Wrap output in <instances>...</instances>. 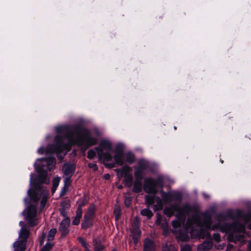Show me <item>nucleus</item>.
<instances>
[{"label": "nucleus", "instance_id": "25", "mask_svg": "<svg viewBox=\"0 0 251 251\" xmlns=\"http://www.w3.org/2000/svg\"><path fill=\"white\" fill-rule=\"evenodd\" d=\"M124 181L126 186L130 187L133 184V177L131 175H124Z\"/></svg>", "mask_w": 251, "mask_h": 251}, {"label": "nucleus", "instance_id": "24", "mask_svg": "<svg viewBox=\"0 0 251 251\" xmlns=\"http://www.w3.org/2000/svg\"><path fill=\"white\" fill-rule=\"evenodd\" d=\"M155 201L157 203L153 205L154 210L156 211L162 209L163 207V204L162 200H161L160 198L158 197L155 198Z\"/></svg>", "mask_w": 251, "mask_h": 251}, {"label": "nucleus", "instance_id": "52", "mask_svg": "<svg viewBox=\"0 0 251 251\" xmlns=\"http://www.w3.org/2000/svg\"><path fill=\"white\" fill-rule=\"evenodd\" d=\"M83 248H84V251H91V250H90V249L88 248V244L86 246L84 247Z\"/></svg>", "mask_w": 251, "mask_h": 251}, {"label": "nucleus", "instance_id": "31", "mask_svg": "<svg viewBox=\"0 0 251 251\" xmlns=\"http://www.w3.org/2000/svg\"><path fill=\"white\" fill-rule=\"evenodd\" d=\"M177 220L172 221V226L175 228L180 227L182 224H183L185 221H183L180 219L179 217H177Z\"/></svg>", "mask_w": 251, "mask_h": 251}, {"label": "nucleus", "instance_id": "21", "mask_svg": "<svg viewBox=\"0 0 251 251\" xmlns=\"http://www.w3.org/2000/svg\"><path fill=\"white\" fill-rule=\"evenodd\" d=\"M161 197L165 202H170L173 201V193L165 192L161 191Z\"/></svg>", "mask_w": 251, "mask_h": 251}, {"label": "nucleus", "instance_id": "34", "mask_svg": "<svg viewBox=\"0 0 251 251\" xmlns=\"http://www.w3.org/2000/svg\"><path fill=\"white\" fill-rule=\"evenodd\" d=\"M130 169H131V168L130 167H129L128 166H125L122 167L121 170L117 169V171H121L122 172V175H123L124 176V175H130L129 174H128V173L130 171Z\"/></svg>", "mask_w": 251, "mask_h": 251}, {"label": "nucleus", "instance_id": "27", "mask_svg": "<svg viewBox=\"0 0 251 251\" xmlns=\"http://www.w3.org/2000/svg\"><path fill=\"white\" fill-rule=\"evenodd\" d=\"M82 212L77 211H76V215L74 219L72 221V224L74 225H78L80 223V219L82 216Z\"/></svg>", "mask_w": 251, "mask_h": 251}, {"label": "nucleus", "instance_id": "51", "mask_svg": "<svg viewBox=\"0 0 251 251\" xmlns=\"http://www.w3.org/2000/svg\"><path fill=\"white\" fill-rule=\"evenodd\" d=\"M110 176L108 174H106L104 175V177L106 179H109L110 178Z\"/></svg>", "mask_w": 251, "mask_h": 251}, {"label": "nucleus", "instance_id": "3", "mask_svg": "<svg viewBox=\"0 0 251 251\" xmlns=\"http://www.w3.org/2000/svg\"><path fill=\"white\" fill-rule=\"evenodd\" d=\"M195 208L188 203H185L179 206L178 204H174L170 207H166L164 208V214L169 217H171L174 215L175 212H177L176 215V217H179L182 222L185 221L187 215L195 211Z\"/></svg>", "mask_w": 251, "mask_h": 251}, {"label": "nucleus", "instance_id": "40", "mask_svg": "<svg viewBox=\"0 0 251 251\" xmlns=\"http://www.w3.org/2000/svg\"><path fill=\"white\" fill-rule=\"evenodd\" d=\"M208 231L206 228H201L200 231L198 232V235L200 238L202 239L204 238L206 236V232Z\"/></svg>", "mask_w": 251, "mask_h": 251}, {"label": "nucleus", "instance_id": "13", "mask_svg": "<svg viewBox=\"0 0 251 251\" xmlns=\"http://www.w3.org/2000/svg\"><path fill=\"white\" fill-rule=\"evenodd\" d=\"M70 224V219L69 217H66L61 222L58 229L62 236H65L69 233Z\"/></svg>", "mask_w": 251, "mask_h": 251}, {"label": "nucleus", "instance_id": "1", "mask_svg": "<svg viewBox=\"0 0 251 251\" xmlns=\"http://www.w3.org/2000/svg\"><path fill=\"white\" fill-rule=\"evenodd\" d=\"M216 220L217 223L212 225V214L209 212H204L200 216L194 215L187 219L185 228L187 231L190 230L192 234L194 232V225L200 227H204L208 231L218 229L228 234L227 239L229 242H235V223H226V216L222 213L217 215Z\"/></svg>", "mask_w": 251, "mask_h": 251}, {"label": "nucleus", "instance_id": "38", "mask_svg": "<svg viewBox=\"0 0 251 251\" xmlns=\"http://www.w3.org/2000/svg\"><path fill=\"white\" fill-rule=\"evenodd\" d=\"M114 213L115 216L116 221L119 220L121 215V209L120 208V207L115 208L114 211Z\"/></svg>", "mask_w": 251, "mask_h": 251}, {"label": "nucleus", "instance_id": "54", "mask_svg": "<svg viewBox=\"0 0 251 251\" xmlns=\"http://www.w3.org/2000/svg\"><path fill=\"white\" fill-rule=\"evenodd\" d=\"M248 228L251 229V223L248 225Z\"/></svg>", "mask_w": 251, "mask_h": 251}, {"label": "nucleus", "instance_id": "10", "mask_svg": "<svg viewBox=\"0 0 251 251\" xmlns=\"http://www.w3.org/2000/svg\"><path fill=\"white\" fill-rule=\"evenodd\" d=\"M55 144L52 145L49 150L52 152L56 153L57 156L59 157V154L64 150H67L69 147V145L63 143L62 138L58 136H56L55 138Z\"/></svg>", "mask_w": 251, "mask_h": 251}, {"label": "nucleus", "instance_id": "16", "mask_svg": "<svg viewBox=\"0 0 251 251\" xmlns=\"http://www.w3.org/2000/svg\"><path fill=\"white\" fill-rule=\"evenodd\" d=\"M94 251H103L105 248L100 238H94L93 240Z\"/></svg>", "mask_w": 251, "mask_h": 251}, {"label": "nucleus", "instance_id": "55", "mask_svg": "<svg viewBox=\"0 0 251 251\" xmlns=\"http://www.w3.org/2000/svg\"><path fill=\"white\" fill-rule=\"evenodd\" d=\"M122 187H122V185H119V186H118V188H119V189H121V188H122Z\"/></svg>", "mask_w": 251, "mask_h": 251}, {"label": "nucleus", "instance_id": "18", "mask_svg": "<svg viewBox=\"0 0 251 251\" xmlns=\"http://www.w3.org/2000/svg\"><path fill=\"white\" fill-rule=\"evenodd\" d=\"M113 158L116 163L119 165L122 166L124 164V153L122 151H116Z\"/></svg>", "mask_w": 251, "mask_h": 251}, {"label": "nucleus", "instance_id": "32", "mask_svg": "<svg viewBox=\"0 0 251 251\" xmlns=\"http://www.w3.org/2000/svg\"><path fill=\"white\" fill-rule=\"evenodd\" d=\"M56 233V229L55 228L51 229L48 233V241H50L53 240L54 237Z\"/></svg>", "mask_w": 251, "mask_h": 251}, {"label": "nucleus", "instance_id": "9", "mask_svg": "<svg viewBox=\"0 0 251 251\" xmlns=\"http://www.w3.org/2000/svg\"><path fill=\"white\" fill-rule=\"evenodd\" d=\"M36 215L37 209L36 206L33 204H30L27 208L25 215V220L28 226L33 227L38 224Z\"/></svg>", "mask_w": 251, "mask_h": 251}, {"label": "nucleus", "instance_id": "43", "mask_svg": "<svg viewBox=\"0 0 251 251\" xmlns=\"http://www.w3.org/2000/svg\"><path fill=\"white\" fill-rule=\"evenodd\" d=\"M180 251H192V248L189 245H185L181 248Z\"/></svg>", "mask_w": 251, "mask_h": 251}, {"label": "nucleus", "instance_id": "33", "mask_svg": "<svg viewBox=\"0 0 251 251\" xmlns=\"http://www.w3.org/2000/svg\"><path fill=\"white\" fill-rule=\"evenodd\" d=\"M53 247V244L48 241L45 245L43 246L40 251H50Z\"/></svg>", "mask_w": 251, "mask_h": 251}, {"label": "nucleus", "instance_id": "53", "mask_svg": "<svg viewBox=\"0 0 251 251\" xmlns=\"http://www.w3.org/2000/svg\"><path fill=\"white\" fill-rule=\"evenodd\" d=\"M56 188H57V187H54V186H52V189H51L52 193H54V192L55 191Z\"/></svg>", "mask_w": 251, "mask_h": 251}, {"label": "nucleus", "instance_id": "29", "mask_svg": "<svg viewBox=\"0 0 251 251\" xmlns=\"http://www.w3.org/2000/svg\"><path fill=\"white\" fill-rule=\"evenodd\" d=\"M126 160L128 163L131 164L135 161V158L134 155L131 153L128 152L126 154Z\"/></svg>", "mask_w": 251, "mask_h": 251}, {"label": "nucleus", "instance_id": "50", "mask_svg": "<svg viewBox=\"0 0 251 251\" xmlns=\"http://www.w3.org/2000/svg\"><path fill=\"white\" fill-rule=\"evenodd\" d=\"M233 246L231 244H228L227 246L226 250L229 251L231 248H233Z\"/></svg>", "mask_w": 251, "mask_h": 251}, {"label": "nucleus", "instance_id": "47", "mask_svg": "<svg viewBox=\"0 0 251 251\" xmlns=\"http://www.w3.org/2000/svg\"><path fill=\"white\" fill-rule=\"evenodd\" d=\"M88 166L89 168L94 169V171H97L98 170L97 165L95 163H89L88 164Z\"/></svg>", "mask_w": 251, "mask_h": 251}, {"label": "nucleus", "instance_id": "35", "mask_svg": "<svg viewBox=\"0 0 251 251\" xmlns=\"http://www.w3.org/2000/svg\"><path fill=\"white\" fill-rule=\"evenodd\" d=\"M65 178L64 179V189H68L69 186L71 185L72 180L71 179V177L68 176H64Z\"/></svg>", "mask_w": 251, "mask_h": 251}, {"label": "nucleus", "instance_id": "23", "mask_svg": "<svg viewBox=\"0 0 251 251\" xmlns=\"http://www.w3.org/2000/svg\"><path fill=\"white\" fill-rule=\"evenodd\" d=\"M93 220L94 219H92L84 217V221L81 223L82 228L86 229L92 226L93 223Z\"/></svg>", "mask_w": 251, "mask_h": 251}, {"label": "nucleus", "instance_id": "37", "mask_svg": "<svg viewBox=\"0 0 251 251\" xmlns=\"http://www.w3.org/2000/svg\"><path fill=\"white\" fill-rule=\"evenodd\" d=\"M182 200V197L179 193H173V201H181Z\"/></svg>", "mask_w": 251, "mask_h": 251}, {"label": "nucleus", "instance_id": "7", "mask_svg": "<svg viewBox=\"0 0 251 251\" xmlns=\"http://www.w3.org/2000/svg\"><path fill=\"white\" fill-rule=\"evenodd\" d=\"M28 193L31 200L35 203L38 202L42 195L40 207V209L42 211L45 207L48 200L49 191L46 189L42 191L41 189L39 188L32 190L31 192H29V191Z\"/></svg>", "mask_w": 251, "mask_h": 251}, {"label": "nucleus", "instance_id": "19", "mask_svg": "<svg viewBox=\"0 0 251 251\" xmlns=\"http://www.w3.org/2000/svg\"><path fill=\"white\" fill-rule=\"evenodd\" d=\"M96 206L94 204H91L86 213L84 215V218H88L94 219L96 215Z\"/></svg>", "mask_w": 251, "mask_h": 251}, {"label": "nucleus", "instance_id": "49", "mask_svg": "<svg viewBox=\"0 0 251 251\" xmlns=\"http://www.w3.org/2000/svg\"><path fill=\"white\" fill-rule=\"evenodd\" d=\"M105 166L108 167V168H113L115 167V164L114 163H108V164H105Z\"/></svg>", "mask_w": 251, "mask_h": 251}, {"label": "nucleus", "instance_id": "57", "mask_svg": "<svg viewBox=\"0 0 251 251\" xmlns=\"http://www.w3.org/2000/svg\"><path fill=\"white\" fill-rule=\"evenodd\" d=\"M112 251H117V250H115V249H114V250H113Z\"/></svg>", "mask_w": 251, "mask_h": 251}, {"label": "nucleus", "instance_id": "12", "mask_svg": "<svg viewBox=\"0 0 251 251\" xmlns=\"http://www.w3.org/2000/svg\"><path fill=\"white\" fill-rule=\"evenodd\" d=\"M131 236L133 240V243L136 245L141 237V230L137 221H134L133 223Z\"/></svg>", "mask_w": 251, "mask_h": 251}, {"label": "nucleus", "instance_id": "44", "mask_svg": "<svg viewBox=\"0 0 251 251\" xmlns=\"http://www.w3.org/2000/svg\"><path fill=\"white\" fill-rule=\"evenodd\" d=\"M78 240L79 243L81 244V246L84 247L86 246L88 244L86 243L85 240L82 237H78Z\"/></svg>", "mask_w": 251, "mask_h": 251}, {"label": "nucleus", "instance_id": "22", "mask_svg": "<svg viewBox=\"0 0 251 251\" xmlns=\"http://www.w3.org/2000/svg\"><path fill=\"white\" fill-rule=\"evenodd\" d=\"M78 202V206L76 210L82 212V207L84 206L88 203V200L86 197L84 196L79 199Z\"/></svg>", "mask_w": 251, "mask_h": 251}, {"label": "nucleus", "instance_id": "26", "mask_svg": "<svg viewBox=\"0 0 251 251\" xmlns=\"http://www.w3.org/2000/svg\"><path fill=\"white\" fill-rule=\"evenodd\" d=\"M150 207H148V208L144 209L141 211V214L143 216H146L148 219L151 218L153 214L152 211L149 209Z\"/></svg>", "mask_w": 251, "mask_h": 251}, {"label": "nucleus", "instance_id": "14", "mask_svg": "<svg viewBox=\"0 0 251 251\" xmlns=\"http://www.w3.org/2000/svg\"><path fill=\"white\" fill-rule=\"evenodd\" d=\"M143 251H155L154 242L149 238H146L143 243Z\"/></svg>", "mask_w": 251, "mask_h": 251}, {"label": "nucleus", "instance_id": "5", "mask_svg": "<svg viewBox=\"0 0 251 251\" xmlns=\"http://www.w3.org/2000/svg\"><path fill=\"white\" fill-rule=\"evenodd\" d=\"M100 160L103 159V163L109 162L112 159V156L110 153L112 149V145L110 142L106 140H102L100 142L99 147L95 148Z\"/></svg>", "mask_w": 251, "mask_h": 251}, {"label": "nucleus", "instance_id": "30", "mask_svg": "<svg viewBox=\"0 0 251 251\" xmlns=\"http://www.w3.org/2000/svg\"><path fill=\"white\" fill-rule=\"evenodd\" d=\"M162 251H177V249L173 245L170 244L168 245V244H165L162 247Z\"/></svg>", "mask_w": 251, "mask_h": 251}, {"label": "nucleus", "instance_id": "56", "mask_svg": "<svg viewBox=\"0 0 251 251\" xmlns=\"http://www.w3.org/2000/svg\"><path fill=\"white\" fill-rule=\"evenodd\" d=\"M204 197L206 198H208L209 197L206 195L205 194H204Z\"/></svg>", "mask_w": 251, "mask_h": 251}, {"label": "nucleus", "instance_id": "2", "mask_svg": "<svg viewBox=\"0 0 251 251\" xmlns=\"http://www.w3.org/2000/svg\"><path fill=\"white\" fill-rule=\"evenodd\" d=\"M65 136L72 145L81 147L85 151L88 148L98 144V139L92 136L91 131L86 128L76 125L72 126L65 133Z\"/></svg>", "mask_w": 251, "mask_h": 251}, {"label": "nucleus", "instance_id": "11", "mask_svg": "<svg viewBox=\"0 0 251 251\" xmlns=\"http://www.w3.org/2000/svg\"><path fill=\"white\" fill-rule=\"evenodd\" d=\"M148 167L147 162L142 160L139 161L138 167L135 168L134 176L143 178L146 174L145 171Z\"/></svg>", "mask_w": 251, "mask_h": 251}, {"label": "nucleus", "instance_id": "48", "mask_svg": "<svg viewBox=\"0 0 251 251\" xmlns=\"http://www.w3.org/2000/svg\"><path fill=\"white\" fill-rule=\"evenodd\" d=\"M130 200L128 198H126L125 200V204L127 207H128L130 205Z\"/></svg>", "mask_w": 251, "mask_h": 251}, {"label": "nucleus", "instance_id": "28", "mask_svg": "<svg viewBox=\"0 0 251 251\" xmlns=\"http://www.w3.org/2000/svg\"><path fill=\"white\" fill-rule=\"evenodd\" d=\"M148 195L146 196V203L148 205V207H150V205L153 204L155 200V198L154 196Z\"/></svg>", "mask_w": 251, "mask_h": 251}, {"label": "nucleus", "instance_id": "8", "mask_svg": "<svg viewBox=\"0 0 251 251\" xmlns=\"http://www.w3.org/2000/svg\"><path fill=\"white\" fill-rule=\"evenodd\" d=\"M163 183L162 179L160 177L156 180L152 177H148L144 180V190L148 194L155 195L157 193V186L162 187Z\"/></svg>", "mask_w": 251, "mask_h": 251}, {"label": "nucleus", "instance_id": "4", "mask_svg": "<svg viewBox=\"0 0 251 251\" xmlns=\"http://www.w3.org/2000/svg\"><path fill=\"white\" fill-rule=\"evenodd\" d=\"M42 164L37 168V172L39 175L36 178V180L40 184H49L50 179L48 178V172L47 170L44 169L43 167L47 166L49 171L54 168L55 164V159L53 157H48L42 158L40 160Z\"/></svg>", "mask_w": 251, "mask_h": 251}, {"label": "nucleus", "instance_id": "41", "mask_svg": "<svg viewBox=\"0 0 251 251\" xmlns=\"http://www.w3.org/2000/svg\"><path fill=\"white\" fill-rule=\"evenodd\" d=\"M46 237V234L45 232H43L41 236L39 238V243L40 246L43 245Z\"/></svg>", "mask_w": 251, "mask_h": 251}, {"label": "nucleus", "instance_id": "42", "mask_svg": "<svg viewBox=\"0 0 251 251\" xmlns=\"http://www.w3.org/2000/svg\"><path fill=\"white\" fill-rule=\"evenodd\" d=\"M60 181V178L56 177L53 178V185L52 186H54V187H57Z\"/></svg>", "mask_w": 251, "mask_h": 251}, {"label": "nucleus", "instance_id": "15", "mask_svg": "<svg viewBox=\"0 0 251 251\" xmlns=\"http://www.w3.org/2000/svg\"><path fill=\"white\" fill-rule=\"evenodd\" d=\"M75 167L73 164H65L63 167L64 176L72 177L74 174Z\"/></svg>", "mask_w": 251, "mask_h": 251}, {"label": "nucleus", "instance_id": "36", "mask_svg": "<svg viewBox=\"0 0 251 251\" xmlns=\"http://www.w3.org/2000/svg\"><path fill=\"white\" fill-rule=\"evenodd\" d=\"M71 206L70 202L69 200L64 201L61 204V207L63 208L64 209L68 210Z\"/></svg>", "mask_w": 251, "mask_h": 251}, {"label": "nucleus", "instance_id": "6", "mask_svg": "<svg viewBox=\"0 0 251 251\" xmlns=\"http://www.w3.org/2000/svg\"><path fill=\"white\" fill-rule=\"evenodd\" d=\"M30 232L25 225L20 230L18 240L13 244L14 251H25Z\"/></svg>", "mask_w": 251, "mask_h": 251}, {"label": "nucleus", "instance_id": "46", "mask_svg": "<svg viewBox=\"0 0 251 251\" xmlns=\"http://www.w3.org/2000/svg\"><path fill=\"white\" fill-rule=\"evenodd\" d=\"M213 239L215 241L219 242L221 240V237L219 233H214L213 235Z\"/></svg>", "mask_w": 251, "mask_h": 251}, {"label": "nucleus", "instance_id": "45", "mask_svg": "<svg viewBox=\"0 0 251 251\" xmlns=\"http://www.w3.org/2000/svg\"><path fill=\"white\" fill-rule=\"evenodd\" d=\"M59 211H60V214L65 217V218L67 217V210L66 209H64L63 208H59Z\"/></svg>", "mask_w": 251, "mask_h": 251}, {"label": "nucleus", "instance_id": "20", "mask_svg": "<svg viewBox=\"0 0 251 251\" xmlns=\"http://www.w3.org/2000/svg\"><path fill=\"white\" fill-rule=\"evenodd\" d=\"M212 245L211 242H204L198 246L197 251H208L212 248Z\"/></svg>", "mask_w": 251, "mask_h": 251}, {"label": "nucleus", "instance_id": "39", "mask_svg": "<svg viewBox=\"0 0 251 251\" xmlns=\"http://www.w3.org/2000/svg\"><path fill=\"white\" fill-rule=\"evenodd\" d=\"M96 155V151L94 150H90L87 152V158L90 159H93Z\"/></svg>", "mask_w": 251, "mask_h": 251}, {"label": "nucleus", "instance_id": "17", "mask_svg": "<svg viewBox=\"0 0 251 251\" xmlns=\"http://www.w3.org/2000/svg\"><path fill=\"white\" fill-rule=\"evenodd\" d=\"M135 179L134 181L133 191L136 193H139L141 192L142 189V180L143 178L141 177H135Z\"/></svg>", "mask_w": 251, "mask_h": 251}]
</instances>
